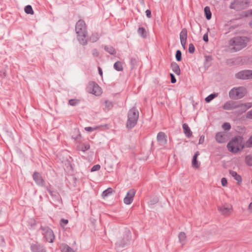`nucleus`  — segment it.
<instances>
[{"instance_id": "f257e3e1", "label": "nucleus", "mask_w": 252, "mask_h": 252, "mask_svg": "<svg viewBox=\"0 0 252 252\" xmlns=\"http://www.w3.org/2000/svg\"><path fill=\"white\" fill-rule=\"evenodd\" d=\"M227 147L229 151L233 153L241 151L244 147L243 137L235 136L227 144Z\"/></svg>"}, {"instance_id": "f03ea898", "label": "nucleus", "mask_w": 252, "mask_h": 252, "mask_svg": "<svg viewBox=\"0 0 252 252\" xmlns=\"http://www.w3.org/2000/svg\"><path fill=\"white\" fill-rule=\"evenodd\" d=\"M75 31L78 36V40L82 44L87 43L86 26L84 21L79 20L76 24Z\"/></svg>"}, {"instance_id": "7ed1b4c3", "label": "nucleus", "mask_w": 252, "mask_h": 252, "mask_svg": "<svg viewBox=\"0 0 252 252\" xmlns=\"http://www.w3.org/2000/svg\"><path fill=\"white\" fill-rule=\"evenodd\" d=\"M249 41V38L246 37H236L230 40L229 44L236 50H240L245 47Z\"/></svg>"}, {"instance_id": "20e7f679", "label": "nucleus", "mask_w": 252, "mask_h": 252, "mask_svg": "<svg viewBox=\"0 0 252 252\" xmlns=\"http://www.w3.org/2000/svg\"><path fill=\"white\" fill-rule=\"evenodd\" d=\"M247 90L244 87H238L232 88L229 93V97L234 99L243 98L247 93Z\"/></svg>"}, {"instance_id": "39448f33", "label": "nucleus", "mask_w": 252, "mask_h": 252, "mask_svg": "<svg viewBox=\"0 0 252 252\" xmlns=\"http://www.w3.org/2000/svg\"><path fill=\"white\" fill-rule=\"evenodd\" d=\"M127 127H133L136 124L138 118V112L135 108H132L128 113Z\"/></svg>"}, {"instance_id": "423d86ee", "label": "nucleus", "mask_w": 252, "mask_h": 252, "mask_svg": "<svg viewBox=\"0 0 252 252\" xmlns=\"http://www.w3.org/2000/svg\"><path fill=\"white\" fill-rule=\"evenodd\" d=\"M87 91L95 96H100L102 93L101 88L95 82H91L87 87Z\"/></svg>"}, {"instance_id": "0eeeda50", "label": "nucleus", "mask_w": 252, "mask_h": 252, "mask_svg": "<svg viewBox=\"0 0 252 252\" xmlns=\"http://www.w3.org/2000/svg\"><path fill=\"white\" fill-rule=\"evenodd\" d=\"M42 233L46 241L53 243L55 239V235L53 230L48 227H41Z\"/></svg>"}, {"instance_id": "6e6552de", "label": "nucleus", "mask_w": 252, "mask_h": 252, "mask_svg": "<svg viewBox=\"0 0 252 252\" xmlns=\"http://www.w3.org/2000/svg\"><path fill=\"white\" fill-rule=\"evenodd\" d=\"M249 4L247 0H235L231 4V7L236 9H244L248 6Z\"/></svg>"}, {"instance_id": "1a4fd4ad", "label": "nucleus", "mask_w": 252, "mask_h": 252, "mask_svg": "<svg viewBox=\"0 0 252 252\" xmlns=\"http://www.w3.org/2000/svg\"><path fill=\"white\" fill-rule=\"evenodd\" d=\"M235 76L237 78L241 79H252V70H246L241 71L236 74Z\"/></svg>"}, {"instance_id": "9d476101", "label": "nucleus", "mask_w": 252, "mask_h": 252, "mask_svg": "<svg viewBox=\"0 0 252 252\" xmlns=\"http://www.w3.org/2000/svg\"><path fill=\"white\" fill-rule=\"evenodd\" d=\"M135 194L134 189H131L128 191L126 196L124 199V202L126 205L130 204L133 201V197Z\"/></svg>"}, {"instance_id": "9b49d317", "label": "nucleus", "mask_w": 252, "mask_h": 252, "mask_svg": "<svg viewBox=\"0 0 252 252\" xmlns=\"http://www.w3.org/2000/svg\"><path fill=\"white\" fill-rule=\"evenodd\" d=\"M218 210L222 215L227 216L232 212L233 208L231 205L224 204L219 207Z\"/></svg>"}, {"instance_id": "f8f14e48", "label": "nucleus", "mask_w": 252, "mask_h": 252, "mask_svg": "<svg viewBox=\"0 0 252 252\" xmlns=\"http://www.w3.org/2000/svg\"><path fill=\"white\" fill-rule=\"evenodd\" d=\"M238 111L239 113L245 112L248 109L252 107V102L239 103H237Z\"/></svg>"}, {"instance_id": "ddd939ff", "label": "nucleus", "mask_w": 252, "mask_h": 252, "mask_svg": "<svg viewBox=\"0 0 252 252\" xmlns=\"http://www.w3.org/2000/svg\"><path fill=\"white\" fill-rule=\"evenodd\" d=\"M237 103L238 102H237L228 101L223 104L222 108L224 110H233L238 108Z\"/></svg>"}, {"instance_id": "4468645a", "label": "nucleus", "mask_w": 252, "mask_h": 252, "mask_svg": "<svg viewBox=\"0 0 252 252\" xmlns=\"http://www.w3.org/2000/svg\"><path fill=\"white\" fill-rule=\"evenodd\" d=\"M188 32L186 29H183L180 33V39L181 45L184 48H185L187 39Z\"/></svg>"}, {"instance_id": "2eb2a0df", "label": "nucleus", "mask_w": 252, "mask_h": 252, "mask_svg": "<svg viewBox=\"0 0 252 252\" xmlns=\"http://www.w3.org/2000/svg\"><path fill=\"white\" fill-rule=\"evenodd\" d=\"M215 138L217 142L223 143L227 140V135L226 133L223 132H220L216 134Z\"/></svg>"}, {"instance_id": "dca6fc26", "label": "nucleus", "mask_w": 252, "mask_h": 252, "mask_svg": "<svg viewBox=\"0 0 252 252\" xmlns=\"http://www.w3.org/2000/svg\"><path fill=\"white\" fill-rule=\"evenodd\" d=\"M157 140L158 144L164 145L167 143V137L163 132H159L157 135Z\"/></svg>"}, {"instance_id": "f3484780", "label": "nucleus", "mask_w": 252, "mask_h": 252, "mask_svg": "<svg viewBox=\"0 0 252 252\" xmlns=\"http://www.w3.org/2000/svg\"><path fill=\"white\" fill-rule=\"evenodd\" d=\"M31 250L32 252H46L44 248L38 244H32Z\"/></svg>"}, {"instance_id": "a211bd4d", "label": "nucleus", "mask_w": 252, "mask_h": 252, "mask_svg": "<svg viewBox=\"0 0 252 252\" xmlns=\"http://www.w3.org/2000/svg\"><path fill=\"white\" fill-rule=\"evenodd\" d=\"M33 178L35 182L38 185L41 186H44V182L41 177L40 175L37 172L34 173L33 175Z\"/></svg>"}, {"instance_id": "6ab92c4d", "label": "nucleus", "mask_w": 252, "mask_h": 252, "mask_svg": "<svg viewBox=\"0 0 252 252\" xmlns=\"http://www.w3.org/2000/svg\"><path fill=\"white\" fill-rule=\"evenodd\" d=\"M178 238L180 243L182 246H184L187 241V236L185 232H181L178 235Z\"/></svg>"}, {"instance_id": "aec40b11", "label": "nucleus", "mask_w": 252, "mask_h": 252, "mask_svg": "<svg viewBox=\"0 0 252 252\" xmlns=\"http://www.w3.org/2000/svg\"><path fill=\"white\" fill-rule=\"evenodd\" d=\"M199 154V152H196L193 157L192 166L194 168L197 169L199 167V163L197 161V158Z\"/></svg>"}, {"instance_id": "412c9836", "label": "nucleus", "mask_w": 252, "mask_h": 252, "mask_svg": "<svg viewBox=\"0 0 252 252\" xmlns=\"http://www.w3.org/2000/svg\"><path fill=\"white\" fill-rule=\"evenodd\" d=\"M90 148V145L89 143H82L78 146V149L83 152L89 150Z\"/></svg>"}, {"instance_id": "4be33fe9", "label": "nucleus", "mask_w": 252, "mask_h": 252, "mask_svg": "<svg viewBox=\"0 0 252 252\" xmlns=\"http://www.w3.org/2000/svg\"><path fill=\"white\" fill-rule=\"evenodd\" d=\"M183 129L184 133L187 137H189L192 135V132L187 124H184L183 125Z\"/></svg>"}, {"instance_id": "5701e85b", "label": "nucleus", "mask_w": 252, "mask_h": 252, "mask_svg": "<svg viewBox=\"0 0 252 252\" xmlns=\"http://www.w3.org/2000/svg\"><path fill=\"white\" fill-rule=\"evenodd\" d=\"M114 192V190L111 188H108L102 193L101 196L103 199L111 195Z\"/></svg>"}, {"instance_id": "b1692460", "label": "nucleus", "mask_w": 252, "mask_h": 252, "mask_svg": "<svg viewBox=\"0 0 252 252\" xmlns=\"http://www.w3.org/2000/svg\"><path fill=\"white\" fill-rule=\"evenodd\" d=\"M229 174L237 181L238 183L242 182V178L241 176L238 175L236 172L233 170H230Z\"/></svg>"}, {"instance_id": "393cba45", "label": "nucleus", "mask_w": 252, "mask_h": 252, "mask_svg": "<svg viewBox=\"0 0 252 252\" xmlns=\"http://www.w3.org/2000/svg\"><path fill=\"white\" fill-rule=\"evenodd\" d=\"M171 68L175 74L177 75L180 74L181 70L178 64H171Z\"/></svg>"}, {"instance_id": "a878e982", "label": "nucleus", "mask_w": 252, "mask_h": 252, "mask_svg": "<svg viewBox=\"0 0 252 252\" xmlns=\"http://www.w3.org/2000/svg\"><path fill=\"white\" fill-rule=\"evenodd\" d=\"M62 252H75V251L66 244H63L61 247Z\"/></svg>"}, {"instance_id": "bb28decb", "label": "nucleus", "mask_w": 252, "mask_h": 252, "mask_svg": "<svg viewBox=\"0 0 252 252\" xmlns=\"http://www.w3.org/2000/svg\"><path fill=\"white\" fill-rule=\"evenodd\" d=\"M204 12L206 15V18L208 20H210L211 18L212 14L208 6H206L204 8Z\"/></svg>"}, {"instance_id": "cd10ccee", "label": "nucleus", "mask_w": 252, "mask_h": 252, "mask_svg": "<svg viewBox=\"0 0 252 252\" xmlns=\"http://www.w3.org/2000/svg\"><path fill=\"white\" fill-rule=\"evenodd\" d=\"M245 162L247 165L252 166V156L251 155H247L245 157Z\"/></svg>"}, {"instance_id": "c85d7f7f", "label": "nucleus", "mask_w": 252, "mask_h": 252, "mask_svg": "<svg viewBox=\"0 0 252 252\" xmlns=\"http://www.w3.org/2000/svg\"><path fill=\"white\" fill-rule=\"evenodd\" d=\"M25 12L27 13V14H31V15H32L33 14V10L32 7V6L30 5H27L25 7Z\"/></svg>"}, {"instance_id": "c756f323", "label": "nucleus", "mask_w": 252, "mask_h": 252, "mask_svg": "<svg viewBox=\"0 0 252 252\" xmlns=\"http://www.w3.org/2000/svg\"><path fill=\"white\" fill-rule=\"evenodd\" d=\"M80 103V100L78 99H71L68 101V103L71 106H76Z\"/></svg>"}, {"instance_id": "7c9ffc66", "label": "nucleus", "mask_w": 252, "mask_h": 252, "mask_svg": "<svg viewBox=\"0 0 252 252\" xmlns=\"http://www.w3.org/2000/svg\"><path fill=\"white\" fill-rule=\"evenodd\" d=\"M217 96V94H212L207 96L205 100L206 102L209 103L212 100H213L216 96Z\"/></svg>"}, {"instance_id": "2f4dec72", "label": "nucleus", "mask_w": 252, "mask_h": 252, "mask_svg": "<svg viewBox=\"0 0 252 252\" xmlns=\"http://www.w3.org/2000/svg\"><path fill=\"white\" fill-rule=\"evenodd\" d=\"M105 50L110 54H113L115 53V50L114 48L111 46H105Z\"/></svg>"}, {"instance_id": "473e14b6", "label": "nucleus", "mask_w": 252, "mask_h": 252, "mask_svg": "<svg viewBox=\"0 0 252 252\" xmlns=\"http://www.w3.org/2000/svg\"><path fill=\"white\" fill-rule=\"evenodd\" d=\"M245 147L247 148L252 147V135L249 137L245 143Z\"/></svg>"}, {"instance_id": "72a5a7b5", "label": "nucleus", "mask_w": 252, "mask_h": 252, "mask_svg": "<svg viewBox=\"0 0 252 252\" xmlns=\"http://www.w3.org/2000/svg\"><path fill=\"white\" fill-rule=\"evenodd\" d=\"M222 127L224 130H229L231 128L230 124L229 123H225L222 126Z\"/></svg>"}, {"instance_id": "f704fd0d", "label": "nucleus", "mask_w": 252, "mask_h": 252, "mask_svg": "<svg viewBox=\"0 0 252 252\" xmlns=\"http://www.w3.org/2000/svg\"><path fill=\"white\" fill-rule=\"evenodd\" d=\"M114 67L118 71H122L123 69L122 64H114Z\"/></svg>"}, {"instance_id": "c9c22d12", "label": "nucleus", "mask_w": 252, "mask_h": 252, "mask_svg": "<svg viewBox=\"0 0 252 252\" xmlns=\"http://www.w3.org/2000/svg\"><path fill=\"white\" fill-rule=\"evenodd\" d=\"M181 52L179 50H177L176 54V58L178 62H180L181 60Z\"/></svg>"}, {"instance_id": "e433bc0d", "label": "nucleus", "mask_w": 252, "mask_h": 252, "mask_svg": "<svg viewBox=\"0 0 252 252\" xmlns=\"http://www.w3.org/2000/svg\"><path fill=\"white\" fill-rule=\"evenodd\" d=\"M243 14L245 17L252 16V9L244 11Z\"/></svg>"}, {"instance_id": "4c0bfd02", "label": "nucleus", "mask_w": 252, "mask_h": 252, "mask_svg": "<svg viewBox=\"0 0 252 252\" xmlns=\"http://www.w3.org/2000/svg\"><path fill=\"white\" fill-rule=\"evenodd\" d=\"M194 50H195V48H194L193 44L192 43H190L189 44V52L190 53H194Z\"/></svg>"}, {"instance_id": "58836bf2", "label": "nucleus", "mask_w": 252, "mask_h": 252, "mask_svg": "<svg viewBox=\"0 0 252 252\" xmlns=\"http://www.w3.org/2000/svg\"><path fill=\"white\" fill-rule=\"evenodd\" d=\"M100 169V166L99 164H96L93 166L91 169L92 172H94L96 171H98Z\"/></svg>"}, {"instance_id": "ea45409f", "label": "nucleus", "mask_w": 252, "mask_h": 252, "mask_svg": "<svg viewBox=\"0 0 252 252\" xmlns=\"http://www.w3.org/2000/svg\"><path fill=\"white\" fill-rule=\"evenodd\" d=\"M221 184L223 187H225L227 185V181L225 178H222L221 179Z\"/></svg>"}, {"instance_id": "a19ab883", "label": "nucleus", "mask_w": 252, "mask_h": 252, "mask_svg": "<svg viewBox=\"0 0 252 252\" xmlns=\"http://www.w3.org/2000/svg\"><path fill=\"white\" fill-rule=\"evenodd\" d=\"M170 76L171 77V82L172 83H175L176 82V79L173 73H170Z\"/></svg>"}, {"instance_id": "79ce46f5", "label": "nucleus", "mask_w": 252, "mask_h": 252, "mask_svg": "<svg viewBox=\"0 0 252 252\" xmlns=\"http://www.w3.org/2000/svg\"><path fill=\"white\" fill-rule=\"evenodd\" d=\"M246 117L248 119H252V109L247 113Z\"/></svg>"}, {"instance_id": "37998d69", "label": "nucleus", "mask_w": 252, "mask_h": 252, "mask_svg": "<svg viewBox=\"0 0 252 252\" xmlns=\"http://www.w3.org/2000/svg\"><path fill=\"white\" fill-rule=\"evenodd\" d=\"M96 128L95 127H91V126H88V127H86L85 128V129L88 131V132H91V131H92L95 129H96Z\"/></svg>"}, {"instance_id": "c03bdc74", "label": "nucleus", "mask_w": 252, "mask_h": 252, "mask_svg": "<svg viewBox=\"0 0 252 252\" xmlns=\"http://www.w3.org/2000/svg\"><path fill=\"white\" fill-rule=\"evenodd\" d=\"M143 38H147L149 36V34L148 32L143 28Z\"/></svg>"}, {"instance_id": "a18cd8bd", "label": "nucleus", "mask_w": 252, "mask_h": 252, "mask_svg": "<svg viewBox=\"0 0 252 252\" xmlns=\"http://www.w3.org/2000/svg\"><path fill=\"white\" fill-rule=\"evenodd\" d=\"M67 223H68V220H67L62 219L61 220V225L62 226L65 225L67 224Z\"/></svg>"}, {"instance_id": "49530a36", "label": "nucleus", "mask_w": 252, "mask_h": 252, "mask_svg": "<svg viewBox=\"0 0 252 252\" xmlns=\"http://www.w3.org/2000/svg\"><path fill=\"white\" fill-rule=\"evenodd\" d=\"M205 137L204 135H201L199 139L198 144H202L204 142Z\"/></svg>"}, {"instance_id": "de8ad7c7", "label": "nucleus", "mask_w": 252, "mask_h": 252, "mask_svg": "<svg viewBox=\"0 0 252 252\" xmlns=\"http://www.w3.org/2000/svg\"><path fill=\"white\" fill-rule=\"evenodd\" d=\"M145 13H146V15L147 16V17L148 18H150L151 16V11L150 10H147L146 11H145Z\"/></svg>"}, {"instance_id": "09e8293b", "label": "nucleus", "mask_w": 252, "mask_h": 252, "mask_svg": "<svg viewBox=\"0 0 252 252\" xmlns=\"http://www.w3.org/2000/svg\"><path fill=\"white\" fill-rule=\"evenodd\" d=\"M248 210L250 212H252V202H251L248 206Z\"/></svg>"}, {"instance_id": "8fccbe9b", "label": "nucleus", "mask_w": 252, "mask_h": 252, "mask_svg": "<svg viewBox=\"0 0 252 252\" xmlns=\"http://www.w3.org/2000/svg\"><path fill=\"white\" fill-rule=\"evenodd\" d=\"M203 40L205 41H208V35L207 34H205L204 35H203Z\"/></svg>"}, {"instance_id": "3c124183", "label": "nucleus", "mask_w": 252, "mask_h": 252, "mask_svg": "<svg viewBox=\"0 0 252 252\" xmlns=\"http://www.w3.org/2000/svg\"><path fill=\"white\" fill-rule=\"evenodd\" d=\"M99 74L101 76H102V71L100 67H98Z\"/></svg>"}, {"instance_id": "603ef678", "label": "nucleus", "mask_w": 252, "mask_h": 252, "mask_svg": "<svg viewBox=\"0 0 252 252\" xmlns=\"http://www.w3.org/2000/svg\"><path fill=\"white\" fill-rule=\"evenodd\" d=\"M158 202V199H157V198H155V199H154V202H153V203H152V202H151V204H154L155 203H156V202Z\"/></svg>"}, {"instance_id": "864d4df0", "label": "nucleus", "mask_w": 252, "mask_h": 252, "mask_svg": "<svg viewBox=\"0 0 252 252\" xmlns=\"http://www.w3.org/2000/svg\"><path fill=\"white\" fill-rule=\"evenodd\" d=\"M138 32L140 34H142V32H141V28H138Z\"/></svg>"}, {"instance_id": "5fc2aeb1", "label": "nucleus", "mask_w": 252, "mask_h": 252, "mask_svg": "<svg viewBox=\"0 0 252 252\" xmlns=\"http://www.w3.org/2000/svg\"><path fill=\"white\" fill-rule=\"evenodd\" d=\"M249 25L250 27L252 28V20L249 22Z\"/></svg>"}, {"instance_id": "6e6d98bb", "label": "nucleus", "mask_w": 252, "mask_h": 252, "mask_svg": "<svg viewBox=\"0 0 252 252\" xmlns=\"http://www.w3.org/2000/svg\"><path fill=\"white\" fill-rule=\"evenodd\" d=\"M107 105H108V106H112V104H111V102H109V103H108V104H107Z\"/></svg>"}, {"instance_id": "4d7b16f0", "label": "nucleus", "mask_w": 252, "mask_h": 252, "mask_svg": "<svg viewBox=\"0 0 252 252\" xmlns=\"http://www.w3.org/2000/svg\"><path fill=\"white\" fill-rule=\"evenodd\" d=\"M105 103L107 104V103H109V102H108L107 101H106Z\"/></svg>"}, {"instance_id": "13d9d810", "label": "nucleus", "mask_w": 252, "mask_h": 252, "mask_svg": "<svg viewBox=\"0 0 252 252\" xmlns=\"http://www.w3.org/2000/svg\"><path fill=\"white\" fill-rule=\"evenodd\" d=\"M115 63H119V62H115Z\"/></svg>"}]
</instances>
